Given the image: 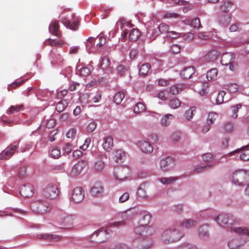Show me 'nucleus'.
Masks as SVG:
<instances>
[{"instance_id":"f257e3e1","label":"nucleus","mask_w":249,"mask_h":249,"mask_svg":"<svg viewBox=\"0 0 249 249\" xmlns=\"http://www.w3.org/2000/svg\"><path fill=\"white\" fill-rule=\"evenodd\" d=\"M30 207L34 213L40 214L46 213L51 210L50 204L43 199L33 200L31 203Z\"/></svg>"},{"instance_id":"f03ea898","label":"nucleus","mask_w":249,"mask_h":249,"mask_svg":"<svg viewBox=\"0 0 249 249\" xmlns=\"http://www.w3.org/2000/svg\"><path fill=\"white\" fill-rule=\"evenodd\" d=\"M182 236V234L178 230L169 229L163 231L161 238L163 242L169 243L178 241Z\"/></svg>"},{"instance_id":"7ed1b4c3","label":"nucleus","mask_w":249,"mask_h":249,"mask_svg":"<svg viewBox=\"0 0 249 249\" xmlns=\"http://www.w3.org/2000/svg\"><path fill=\"white\" fill-rule=\"evenodd\" d=\"M130 173V169L126 166H117L115 168L113 175L115 178L119 181L125 180Z\"/></svg>"},{"instance_id":"20e7f679","label":"nucleus","mask_w":249,"mask_h":249,"mask_svg":"<svg viewBox=\"0 0 249 249\" xmlns=\"http://www.w3.org/2000/svg\"><path fill=\"white\" fill-rule=\"evenodd\" d=\"M18 146V142H15L10 144L0 154V159L6 160L12 156Z\"/></svg>"},{"instance_id":"39448f33","label":"nucleus","mask_w":249,"mask_h":249,"mask_svg":"<svg viewBox=\"0 0 249 249\" xmlns=\"http://www.w3.org/2000/svg\"><path fill=\"white\" fill-rule=\"evenodd\" d=\"M58 195V188L54 185H48L43 191V195L48 199H54Z\"/></svg>"},{"instance_id":"423d86ee","label":"nucleus","mask_w":249,"mask_h":249,"mask_svg":"<svg viewBox=\"0 0 249 249\" xmlns=\"http://www.w3.org/2000/svg\"><path fill=\"white\" fill-rule=\"evenodd\" d=\"M247 177L246 173L244 170H238L232 174L233 182L239 186L244 185V181Z\"/></svg>"},{"instance_id":"0eeeda50","label":"nucleus","mask_w":249,"mask_h":249,"mask_svg":"<svg viewBox=\"0 0 249 249\" xmlns=\"http://www.w3.org/2000/svg\"><path fill=\"white\" fill-rule=\"evenodd\" d=\"M136 234L144 236L151 235L154 232V229L150 226H145L139 224V226L134 229Z\"/></svg>"},{"instance_id":"6e6552de","label":"nucleus","mask_w":249,"mask_h":249,"mask_svg":"<svg viewBox=\"0 0 249 249\" xmlns=\"http://www.w3.org/2000/svg\"><path fill=\"white\" fill-rule=\"evenodd\" d=\"M88 162L85 160H81L74 165L70 172L72 177H76L80 175L82 170L87 166Z\"/></svg>"},{"instance_id":"1a4fd4ad","label":"nucleus","mask_w":249,"mask_h":249,"mask_svg":"<svg viewBox=\"0 0 249 249\" xmlns=\"http://www.w3.org/2000/svg\"><path fill=\"white\" fill-rule=\"evenodd\" d=\"M175 165L174 159L170 157L162 159L160 162V167L161 170L167 172L172 169Z\"/></svg>"},{"instance_id":"9d476101","label":"nucleus","mask_w":249,"mask_h":249,"mask_svg":"<svg viewBox=\"0 0 249 249\" xmlns=\"http://www.w3.org/2000/svg\"><path fill=\"white\" fill-rule=\"evenodd\" d=\"M72 199L76 203L82 202L85 197V192L81 187L75 188L72 192Z\"/></svg>"},{"instance_id":"9b49d317","label":"nucleus","mask_w":249,"mask_h":249,"mask_svg":"<svg viewBox=\"0 0 249 249\" xmlns=\"http://www.w3.org/2000/svg\"><path fill=\"white\" fill-rule=\"evenodd\" d=\"M230 155L239 156V159L243 161L249 160V149L247 148L237 149L229 153Z\"/></svg>"},{"instance_id":"f8f14e48","label":"nucleus","mask_w":249,"mask_h":249,"mask_svg":"<svg viewBox=\"0 0 249 249\" xmlns=\"http://www.w3.org/2000/svg\"><path fill=\"white\" fill-rule=\"evenodd\" d=\"M75 217L73 215H68L62 217L60 221V224L63 226L64 228L69 229L72 228L73 226Z\"/></svg>"},{"instance_id":"ddd939ff","label":"nucleus","mask_w":249,"mask_h":249,"mask_svg":"<svg viewBox=\"0 0 249 249\" xmlns=\"http://www.w3.org/2000/svg\"><path fill=\"white\" fill-rule=\"evenodd\" d=\"M153 245V241L150 236H144L139 239V247L141 249H148Z\"/></svg>"},{"instance_id":"4468645a","label":"nucleus","mask_w":249,"mask_h":249,"mask_svg":"<svg viewBox=\"0 0 249 249\" xmlns=\"http://www.w3.org/2000/svg\"><path fill=\"white\" fill-rule=\"evenodd\" d=\"M20 193L25 197L31 196L34 194V187L30 183L25 184L21 187Z\"/></svg>"},{"instance_id":"2eb2a0df","label":"nucleus","mask_w":249,"mask_h":249,"mask_svg":"<svg viewBox=\"0 0 249 249\" xmlns=\"http://www.w3.org/2000/svg\"><path fill=\"white\" fill-rule=\"evenodd\" d=\"M109 233L107 232V229H99L98 230L95 231L93 234L92 236H96L98 238V240L100 242H103L109 238Z\"/></svg>"},{"instance_id":"dca6fc26","label":"nucleus","mask_w":249,"mask_h":249,"mask_svg":"<svg viewBox=\"0 0 249 249\" xmlns=\"http://www.w3.org/2000/svg\"><path fill=\"white\" fill-rule=\"evenodd\" d=\"M235 59V55L231 53L223 54L221 58V63L222 65L228 66L230 64L233 63Z\"/></svg>"},{"instance_id":"f3484780","label":"nucleus","mask_w":249,"mask_h":249,"mask_svg":"<svg viewBox=\"0 0 249 249\" xmlns=\"http://www.w3.org/2000/svg\"><path fill=\"white\" fill-rule=\"evenodd\" d=\"M195 69L193 66H188L184 68L180 73V75L184 79H189L191 78L195 72Z\"/></svg>"},{"instance_id":"a211bd4d","label":"nucleus","mask_w":249,"mask_h":249,"mask_svg":"<svg viewBox=\"0 0 249 249\" xmlns=\"http://www.w3.org/2000/svg\"><path fill=\"white\" fill-rule=\"evenodd\" d=\"M103 192V187L99 183H95L90 189V193L93 196L99 197Z\"/></svg>"},{"instance_id":"6ab92c4d","label":"nucleus","mask_w":249,"mask_h":249,"mask_svg":"<svg viewBox=\"0 0 249 249\" xmlns=\"http://www.w3.org/2000/svg\"><path fill=\"white\" fill-rule=\"evenodd\" d=\"M219 56V53L216 50H212L208 52L205 56L206 60L213 62L215 61Z\"/></svg>"},{"instance_id":"aec40b11","label":"nucleus","mask_w":249,"mask_h":249,"mask_svg":"<svg viewBox=\"0 0 249 249\" xmlns=\"http://www.w3.org/2000/svg\"><path fill=\"white\" fill-rule=\"evenodd\" d=\"M151 218V215L148 212H143L142 213V216L139 220V224L148 226Z\"/></svg>"},{"instance_id":"412c9836","label":"nucleus","mask_w":249,"mask_h":249,"mask_svg":"<svg viewBox=\"0 0 249 249\" xmlns=\"http://www.w3.org/2000/svg\"><path fill=\"white\" fill-rule=\"evenodd\" d=\"M139 146L141 150L144 153H149L153 151V148L151 144L146 141L140 142L139 143Z\"/></svg>"},{"instance_id":"4be33fe9","label":"nucleus","mask_w":249,"mask_h":249,"mask_svg":"<svg viewBox=\"0 0 249 249\" xmlns=\"http://www.w3.org/2000/svg\"><path fill=\"white\" fill-rule=\"evenodd\" d=\"M101 68L107 73H111L113 70L110 66L109 60L108 59L104 58L102 59L101 64Z\"/></svg>"},{"instance_id":"5701e85b","label":"nucleus","mask_w":249,"mask_h":249,"mask_svg":"<svg viewBox=\"0 0 249 249\" xmlns=\"http://www.w3.org/2000/svg\"><path fill=\"white\" fill-rule=\"evenodd\" d=\"M103 141V148L107 151H110L113 146V138L111 137H107L104 139Z\"/></svg>"},{"instance_id":"b1692460","label":"nucleus","mask_w":249,"mask_h":249,"mask_svg":"<svg viewBox=\"0 0 249 249\" xmlns=\"http://www.w3.org/2000/svg\"><path fill=\"white\" fill-rule=\"evenodd\" d=\"M38 237L40 239H43L46 240L47 241H57L60 240L62 238V236L60 235H53V234H40L38 235Z\"/></svg>"},{"instance_id":"393cba45","label":"nucleus","mask_w":249,"mask_h":249,"mask_svg":"<svg viewBox=\"0 0 249 249\" xmlns=\"http://www.w3.org/2000/svg\"><path fill=\"white\" fill-rule=\"evenodd\" d=\"M231 21V17L230 15L226 14L219 16L218 22L224 26H228Z\"/></svg>"},{"instance_id":"a878e982","label":"nucleus","mask_w":249,"mask_h":249,"mask_svg":"<svg viewBox=\"0 0 249 249\" xmlns=\"http://www.w3.org/2000/svg\"><path fill=\"white\" fill-rule=\"evenodd\" d=\"M229 216L227 214L221 213L215 217V220L220 225L227 224Z\"/></svg>"},{"instance_id":"bb28decb","label":"nucleus","mask_w":249,"mask_h":249,"mask_svg":"<svg viewBox=\"0 0 249 249\" xmlns=\"http://www.w3.org/2000/svg\"><path fill=\"white\" fill-rule=\"evenodd\" d=\"M196 221L192 219L184 220L180 224V226L183 228L190 229L196 225Z\"/></svg>"},{"instance_id":"cd10ccee","label":"nucleus","mask_w":249,"mask_h":249,"mask_svg":"<svg viewBox=\"0 0 249 249\" xmlns=\"http://www.w3.org/2000/svg\"><path fill=\"white\" fill-rule=\"evenodd\" d=\"M141 36V32L138 29H132L129 34V39L132 41H135Z\"/></svg>"},{"instance_id":"c85d7f7f","label":"nucleus","mask_w":249,"mask_h":249,"mask_svg":"<svg viewBox=\"0 0 249 249\" xmlns=\"http://www.w3.org/2000/svg\"><path fill=\"white\" fill-rule=\"evenodd\" d=\"M231 231L239 234L249 236V229L243 227H231Z\"/></svg>"},{"instance_id":"c756f323","label":"nucleus","mask_w":249,"mask_h":249,"mask_svg":"<svg viewBox=\"0 0 249 249\" xmlns=\"http://www.w3.org/2000/svg\"><path fill=\"white\" fill-rule=\"evenodd\" d=\"M59 26L56 21L52 22L49 26L50 32L56 36H59Z\"/></svg>"},{"instance_id":"7c9ffc66","label":"nucleus","mask_w":249,"mask_h":249,"mask_svg":"<svg viewBox=\"0 0 249 249\" xmlns=\"http://www.w3.org/2000/svg\"><path fill=\"white\" fill-rule=\"evenodd\" d=\"M185 23L190 25L194 28H199L201 27L200 21L198 18H196L193 20H185Z\"/></svg>"},{"instance_id":"2f4dec72","label":"nucleus","mask_w":249,"mask_h":249,"mask_svg":"<svg viewBox=\"0 0 249 249\" xmlns=\"http://www.w3.org/2000/svg\"><path fill=\"white\" fill-rule=\"evenodd\" d=\"M146 110L145 105L141 102L137 103L134 107L133 111L135 113L139 114Z\"/></svg>"},{"instance_id":"473e14b6","label":"nucleus","mask_w":249,"mask_h":249,"mask_svg":"<svg viewBox=\"0 0 249 249\" xmlns=\"http://www.w3.org/2000/svg\"><path fill=\"white\" fill-rule=\"evenodd\" d=\"M181 101L177 98H173L169 101L168 105L172 109L178 108L181 105Z\"/></svg>"},{"instance_id":"72a5a7b5","label":"nucleus","mask_w":249,"mask_h":249,"mask_svg":"<svg viewBox=\"0 0 249 249\" xmlns=\"http://www.w3.org/2000/svg\"><path fill=\"white\" fill-rule=\"evenodd\" d=\"M183 87L182 84L173 85L170 88L169 92L173 95L179 94L182 91Z\"/></svg>"},{"instance_id":"f704fd0d","label":"nucleus","mask_w":249,"mask_h":249,"mask_svg":"<svg viewBox=\"0 0 249 249\" xmlns=\"http://www.w3.org/2000/svg\"><path fill=\"white\" fill-rule=\"evenodd\" d=\"M199 235L203 239L208 238L209 236L208 228L205 226H201L199 229Z\"/></svg>"},{"instance_id":"c9c22d12","label":"nucleus","mask_w":249,"mask_h":249,"mask_svg":"<svg viewBox=\"0 0 249 249\" xmlns=\"http://www.w3.org/2000/svg\"><path fill=\"white\" fill-rule=\"evenodd\" d=\"M218 73V70L216 68H213L208 71L207 73V78L208 80L215 79Z\"/></svg>"},{"instance_id":"e433bc0d","label":"nucleus","mask_w":249,"mask_h":249,"mask_svg":"<svg viewBox=\"0 0 249 249\" xmlns=\"http://www.w3.org/2000/svg\"><path fill=\"white\" fill-rule=\"evenodd\" d=\"M124 93L119 91L116 93L114 96V102L117 104L119 105L121 103L124 97Z\"/></svg>"},{"instance_id":"4c0bfd02","label":"nucleus","mask_w":249,"mask_h":249,"mask_svg":"<svg viewBox=\"0 0 249 249\" xmlns=\"http://www.w3.org/2000/svg\"><path fill=\"white\" fill-rule=\"evenodd\" d=\"M163 184L168 185L178 179L177 177L160 178L158 179Z\"/></svg>"},{"instance_id":"58836bf2","label":"nucleus","mask_w":249,"mask_h":249,"mask_svg":"<svg viewBox=\"0 0 249 249\" xmlns=\"http://www.w3.org/2000/svg\"><path fill=\"white\" fill-rule=\"evenodd\" d=\"M150 69V66L148 63L142 64L139 69L140 74L143 76L146 75Z\"/></svg>"},{"instance_id":"ea45409f","label":"nucleus","mask_w":249,"mask_h":249,"mask_svg":"<svg viewBox=\"0 0 249 249\" xmlns=\"http://www.w3.org/2000/svg\"><path fill=\"white\" fill-rule=\"evenodd\" d=\"M228 246L230 249H238L241 245L238 239H233L229 242Z\"/></svg>"},{"instance_id":"a19ab883","label":"nucleus","mask_w":249,"mask_h":249,"mask_svg":"<svg viewBox=\"0 0 249 249\" xmlns=\"http://www.w3.org/2000/svg\"><path fill=\"white\" fill-rule=\"evenodd\" d=\"M23 107V105L19 106H12L6 111L8 114H12L15 112H18L20 109Z\"/></svg>"},{"instance_id":"79ce46f5","label":"nucleus","mask_w":249,"mask_h":249,"mask_svg":"<svg viewBox=\"0 0 249 249\" xmlns=\"http://www.w3.org/2000/svg\"><path fill=\"white\" fill-rule=\"evenodd\" d=\"M169 117L172 119L173 115L171 114H166L161 119L160 123L163 126H166L170 124V121L169 120Z\"/></svg>"},{"instance_id":"37998d69","label":"nucleus","mask_w":249,"mask_h":249,"mask_svg":"<svg viewBox=\"0 0 249 249\" xmlns=\"http://www.w3.org/2000/svg\"><path fill=\"white\" fill-rule=\"evenodd\" d=\"M134 216V213L131 210H128L124 212L122 214V217L124 219V221L128 220L131 219Z\"/></svg>"},{"instance_id":"c03bdc74","label":"nucleus","mask_w":249,"mask_h":249,"mask_svg":"<svg viewBox=\"0 0 249 249\" xmlns=\"http://www.w3.org/2000/svg\"><path fill=\"white\" fill-rule=\"evenodd\" d=\"M138 195L142 198L145 197L147 196L146 191L145 188V185L141 184L138 189Z\"/></svg>"},{"instance_id":"a18cd8bd","label":"nucleus","mask_w":249,"mask_h":249,"mask_svg":"<svg viewBox=\"0 0 249 249\" xmlns=\"http://www.w3.org/2000/svg\"><path fill=\"white\" fill-rule=\"evenodd\" d=\"M233 5V3L230 1H226L221 5L220 8L224 12H228L229 9Z\"/></svg>"},{"instance_id":"49530a36","label":"nucleus","mask_w":249,"mask_h":249,"mask_svg":"<svg viewBox=\"0 0 249 249\" xmlns=\"http://www.w3.org/2000/svg\"><path fill=\"white\" fill-rule=\"evenodd\" d=\"M196 108L195 107H191L188 110H186L185 113V117L188 120H190L193 116V112L195 111Z\"/></svg>"},{"instance_id":"de8ad7c7","label":"nucleus","mask_w":249,"mask_h":249,"mask_svg":"<svg viewBox=\"0 0 249 249\" xmlns=\"http://www.w3.org/2000/svg\"><path fill=\"white\" fill-rule=\"evenodd\" d=\"M67 103L65 100L61 101L56 106V110L59 112H62L67 107Z\"/></svg>"},{"instance_id":"09e8293b","label":"nucleus","mask_w":249,"mask_h":249,"mask_svg":"<svg viewBox=\"0 0 249 249\" xmlns=\"http://www.w3.org/2000/svg\"><path fill=\"white\" fill-rule=\"evenodd\" d=\"M50 155L53 158L57 159L61 155L60 149L57 148H54L50 151Z\"/></svg>"},{"instance_id":"8fccbe9b","label":"nucleus","mask_w":249,"mask_h":249,"mask_svg":"<svg viewBox=\"0 0 249 249\" xmlns=\"http://www.w3.org/2000/svg\"><path fill=\"white\" fill-rule=\"evenodd\" d=\"M158 29L160 34H167L169 30V27L165 23H162L159 25Z\"/></svg>"},{"instance_id":"3c124183","label":"nucleus","mask_w":249,"mask_h":249,"mask_svg":"<svg viewBox=\"0 0 249 249\" xmlns=\"http://www.w3.org/2000/svg\"><path fill=\"white\" fill-rule=\"evenodd\" d=\"M125 156V153L123 150L119 149L116 151L115 157L116 158L115 160L116 162H118L119 160H121Z\"/></svg>"},{"instance_id":"603ef678","label":"nucleus","mask_w":249,"mask_h":249,"mask_svg":"<svg viewBox=\"0 0 249 249\" xmlns=\"http://www.w3.org/2000/svg\"><path fill=\"white\" fill-rule=\"evenodd\" d=\"M217 117V114L216 113L211 112L208 115V117L207 120V123L208 124H212L213 123Z\"/></svg>"},{"instance_id":"864d4df0","label":"nucleus","mask_w":249,"mask_h":249,"mask_svg":"<svg viewBox=\"0 0 249 249\" xmlns=\"http://www.w3.org/2000/svg\"><path fill=\"white\" fill-rule=\"evenodd\" d=\"M94 167L97 171H102L105 167V163L102 160H99L95 162Z\"/></svg>"},{"instance_id":"5fc2aeb1","label":"nucleus","mask_w":249,"mask_h":249,"mask_svg":"<svg viewBox=\"0 0 249 249\" xmlns=\"http://www.w3.org/2000/svg\"><path fill=\"white\" fill-rule=\"evenodd\" d=\"M226 95V92L224 91H220L216 99V102L217 104H221L224 101V97Z\"/></svg>"},{"instance_id":"6e6d98bb","label":"nucleus","mask_w":249,"mask_h":249,"mask_svg":"<svg viewBox=\"0 0 249 249\" xmlns=\"http://www.w3.org/2000/svg\"><path fill=\"white\" fill-rule=\"evenodd\" d=\"M223 128L226 132H231L233 130V125L232 123L227 122L223 125Z\"/></svg>"},{"instance_id":"4d7b16f0","label":"nucleus","mask_w":249,"mask_h":249,"mask_svg":"<svg viewBox=\"0 0 249 249\" xmlns=\"http://www.w3.org/2000/svg\"><path fill=\"white\" fill-rule=\"evenodd\" d=\"M177 249H196V247L191 244L184 243L179 246Z\"/></svg>"},{"instance_id":"13d9d810","label":"nucleus","mask_w":249,"mask_h":249,"mask_svg":"<svg viewBox=\"0 0 249 249\" xmlns=\"http://www.w3.org/2000/svg\"><path fill=\"white\" fill-rule=\"evenodd\" d=\"M183 39L186 41H190L194 38V35L191 32L184 34L183 36Z\"/></svg>"},{"instance_id":"bf43d9fd","label":"nucleus","mask_w":249,"mask_h":249,"mask_svg":"<svg viewBox=\"0 0 249 249\" xmlns=\"http://www.w3.org/2000/svg\"><path fill=\"white\" fill-rule=\"evenodd\" d=\"M96 126V124L95 122H91L87 126L86 130L87 132L91 133L95 130Z\"/></svg>"},{"instance_id":"052dcab7","label":"nucleus","mask_w":249,"mask_h":249,"mask_svg":"<svg viewBox=\"0 0 249 249\" xmlns=\"http://www.w3.org/2000/svg\"><path fill=\"white\" fill-rule=\"evenodd\" d=\"M90 71L89 68L83 67L81 69L80 74V75L82 76H87L90 73Z\"/></svg>"},{"instance_id":"680f3d73","label":"nucleus","mask_w":249,"mask_h":249,"mask_svg":"<svg viewBox=\"0 0 249 249\" xmlns=\"http://www.w3.org/2000/svg\"><path fill=\"white\" fill-rule=\"evenodd\" d=\"M171 138L174 142H178L180 139V133L179 132H175L171 135Z\"/></svg>"},{"instance_id":"e2e57ef3","label":"nucleus","mask_w":249,"mask_h":249,"mask_svg":"<svg viewBox=\"0 0 249 249\" xmlns=\"http://www.w3.org/2000/svg\"><path fill=\"white\" fill-rule=\"evenodd\" d=\"M202 159L205 161H210L213 159V155L212 153H208L202 155Z\"/></svg>"},{"instance_id":"0e129e2a","label":"nucleus","mask_w":249,"mask_h":249,"mask_svg":"<svg viewBox=\"0 0 249 249\" xmlns=\"http://www.w3.org/2000/svg\"><path fill=\"white\" fill-rule=\"evenodd\" d=\"M167 36L169 38L174 39L178 38L179 36V33L175 31L168 32L167 35Z\"/></svg>"},{"instance_id":"69168bd1","label":"nucleus","mask_w":249,"mask_h":249,"mask_svg":"<svg viewBox=\"0 0 249 249\" xmlns=\"http://www.w3.org/2000/svg\"><path fill=\"white\" fill-rule=\"evenodd\" d=\"M129 198V194L128 193H124L119 198L120 202L123 203L127 201Z\"/></svg>"},{"instance_id":"338daca9","label":"nucleus","mask_w":249,"mask_h":249,"mask_svg":"<svg viewBox=\"0 0 249 249\" xmlns=\"http://www.w3.org/2000/svg\"><path fill=\"white\" fill-rule=\"evenodd\" d=\"M228 89L230 92H234L238 89V86L236 84H231L228 86Z\"/></svg>"},{"instance_id":"774afa93","label":"nucleus","mask_w":249,"mask_h":249,"mask_svg":"<svg viewBox=\"0 0 249 249\" xmlns=\"http://www.w3.org/2000/svg\"><path fill=\"white\" fill-rule=\"evenodd\" d=\"M160 33L159 30H154L150 36V39L151 40H155L156 38V37L160 35Z\"/></svg>"}]
</instances>
